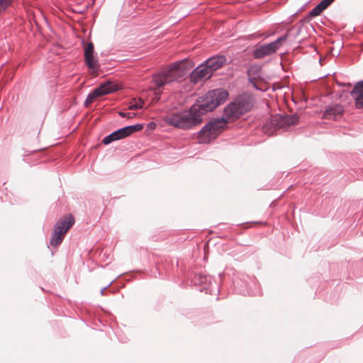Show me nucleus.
Here are the masks:
<instances>
[{
    "label": "nucleus",
    "mask_w": 363,
    "mask_h": 363,
    "mask_svg": "<svg viewBox=\"0 0 363 363\" xmlns=\"http://www.w3.org/2000/svg\"><path fill=\"white\" fill-rule=\"evenodd\" d=\"M15 0H0V18L6 13Z\"/></svg>",
    "instance_id": "obj_15"
},
{
    "label": "nucleus",
    "mask_w": 363,
    "mask_h": 363,
    "mask_svg": "<svg viewBox=\"0 0 363 363\" xmlns=\"http://www.w3.org/2000/svg\"><path fill=\"white\" fill-rule=\"evenodd\" d=\"M197 278H198V281H199V284L205 283L206 281H208L209 279L208 277H207L206 276H201V275L196 277V279Z\"/></svg>",
    "instance_id": "obj_18"
},
{
    "label": "nucleus",
    "mask_w": 363,
    "mask_h": 363,
    "mask_svg": "<svg viewBox=\"0 0 363 363\" xmlns=\"http://www.w3.org/2000/svg\"><path fill=\"white\" fill-rule=\"evenodd\" d=\"M119 115L123 118L125 117L128 118H132L135 116L134 113L131 112H119Z\"/></svg>",
    "instance_id": "obj_17"
},
{
    "label": "nucleus",
    "mask_w": 363,
    "mask_h": 363,
    "mask_svg": "<svg viewBox=\"0 0 363 363\" xmlns=\"http://www.w3.org/2000/svg\"><path fill=\"white\" fill-rule=\"evenodd\" d=\"M126 138L125 133H123L122 128L113 131L108 135L104 138L102 143L104 145H108L113 141H116L118 140H121Z\"/></svg>",
    "instance_id": "obj_13"
},
{
    "label": "nucleus",
    "mask_w": 363,
    "mask_h": 363,
    "mask_svg": "<svg viewBox=\"0 0 363 363\" xmlns=\"http://www.w3.org/2000/svg\"><path fill=\"white\" fill-rule=\"evenodd\" d=\"M298 120L296 115H275L272 116L270 121L265 123L263 130L267 131L269 125L274 129H286L292 125H294Z\"/></svg>",
    "instance_id": "obj_6"
},
{
    "label": "nucleus",
    "mask_w": 363,
    "mask_h": 363,
    "mask_svg": "<svg viewBox=\"0 0 363 363\" xmlns=\"http://www.w3.org/2000/svg\"><path fill=\"white\" fill-rule=\"evenodd\" d=\"M143 107V105L141 104H131L130 106V109L131 110H137V109H140V108H142Z\"/></svg>",
    "instance_id": "obj_19"
},
{
    "label": "nucleus",
    "mask_w": 363,
    "mask_h": 363,
    "mask_svg": "<svg viewBox=\"0 0 363 363\" xmlns=\"http://www.w3.org/2000/svg\"><path fill=\"white\" fill-rule=\"evenodd\" d=\"M253 106V99L248 94H242L235 97L223 111L221 118L211 120L198 134L200 143H208L214 140L222 131L225 124L239 118L250 111Z\"/></svg>",
    "instance_id": "obj_2"
},
{
    "label": "nucleus",
    "mask_w": 363,
    "mask_h": 363,
    "mask_svg": "<svg viewBox=\"0 0 363 363\" xmlns=\"http://www.w3.org/2000/svg\"><path fill=\"white\" fill-rule=\"evenodd\" d=\"M143 128V124H135L132 125H128L122 128L125 137L130 135L133 133L141 130Z\"/></svg>",
    "instance_id": "obj_14"
},
{
    "label": "nucleus",
    "mask_w": 363,
    "mask_h": 363,
    "mask_svg": "<svg viewBox=\"0 0 363 363\" xmlns=\"http://www.w3.org/2000/svg\"><path fill=\"white\" fill-rule=\"evenodd\" d=\"M357 108H363V81L357 83L351 91Z\"/></svg>",
    "instance_id": "obj_12"
},
{
    "label": "nucleus",
    "mask_w": 363,
    "mask_h": 363,
    "mask_svg": "<svg viewBox=\"0 0 363 363\" xmlns=\"http://www.w3.org/2000/svg\"><path fill=\"white\" fill-rule=\"evenodd\" d=\"M327 8L325 7V6L323 4L322 1H320L310 11V15L311 16H317L320 15Z\"/></svg>",
    "instance_id": "obj_16"
},
{
    "label": "nucleus",
    "mask_w": 363,
    "mask_h": 363,
    "mask_svg": "<svg viewBox=\"0 0 363 363\" xmlns=\"http://www.w3.org/2000/svg\"><path fill=\"white\" fill-rule=\"evenodd\" d=\"M84 60L85 65L92 74L96 73L100 69L98 58L94 56V46L89 42L84 48Z\"/></svg>",
    "instance_id": "obj_7"
},
{
    "label": "nucleus",
    "mask_w": 363,
    "mask_h": 363,
    "mask_svg": "<svg viewBox=\"0 0 363 363\" xmlns=\"http://www.w3.org/2000/svg\"><path fill=\"white\" fill-rule=\"evenodd\" d=\"M228 95V91L222 88L209 91L200 97L189 110L170 114L166 117L165 121L178 128H193L201 123L203 115L223 104Z\"/></svg>",
    "instance_id": "obj_1"
},
{
    "label": "nucleus",
    "mask_w": 363,
    "mask_h": 363,
    "mask_svg": "<svg viewBox=\"0 0 363 363\" xmlns=\"http://www.w3.org/2000/svg\"><path fill=\"white\" fill-rule=\"evenodd\" d=\"M301 29V27H299V28H298V33H297V34H298V33H300Z\"/></svg>",
    "instance_id": "obj_22"
},
{
    "label": "nucleus",
    "mask_w": 363,
    "mask_h": 363,
    "mask_svg": "<svg viewBox=\"0 0 363 363\" xmlns=\"http://www.w3.org/2000/svg\"><path fill=\"white\" fill-rule=\"evenodd\" d=\"M113 281H111L106 286L104 287L101 290V294L103 295L104 293V291L111 284V283L113 282Z\"/></svg>",
    "instance_id": "obj_21"
},
{
    "label": "nucleus",
    "mask_w": 363,
    "mask_h": 363,
    "mask_svg": "<svg viewBox=\"0 0 363 363\" xmlns=\"http://www.w3.org/2000/svg\"><path fill=\"white\" fill-rule=\"evenodd\" d=\"M186 74V63L178 61L160 73L154 74L152 82L157 88H160L171 82L182 79Z\"/></svg>",
    "instance_id": "obj_3"
},
{
    "label": "nucleus",
    "mask_w": 363,
    "mask_h": 363,
    "mask_svg": "<svg viewBox=\"0 0 363 363\" xmlns=\"http://www.w3.org/2000/svg\"><path fill=\"white\" fill-rule=\"evenodd\" d=\"M289 36V33L280 36L276 40L267 44L261 45L254 50L253 56L255 59H262L266 56L275 53L282 45Z\"/></svg>",
    "instance_id": "obj_5"
},
{
    "label": "nucleus",
    "mask_w": 363,
    "mask_h": 363,
    "mask_svg": "<svg viewBox=\"0 0 363 363\" xmlns=\"http://www.w3.org/2000/svg\"><path fill=\"white\" fill-rule=\"evenodd\" d=\"M74 218L72 215H68L58 220L53 228L52 236L50 244L57 246L62 243L67 230L74 225Z\"/></svg>",
    "instance_id": "obj_4"
},
{
    "label": "nucleus",
    "mask_w": 363,
    "mask_h": 363,
    "mask_svg": "<svg viewBox=\"0 0 363 363\" xmlns=\"http://www.w3.org/2000/svg\"><path fill=\"white\" fill-rule=\"evenodd\" d=\"M343 107L340 104L328 106L325 110L323 118L328 120H337L343 113Z\"/></svg>",
    "instance_id": "obj_10"
},
{
    "label": "nucleus",
    "mask_w": 363,
    "mask_h": 363,
    "mask_svg": "<svg viewBox=\"0 0 363 363\" xmlns=\"http://www.w3.org/2000/svg\"><path fill=\"white\" fill-rule=\"evenodd\" d=\"M115 91L114 85L111 82H106L101 84L99 87L94 89L91 91L84 101V106L87 107L91 104L98 96L108 94Z\"/></svg>",
    "instance_id": "obj_8"
},
{
    "label": "nucleus",
    "mask_w": 363,
    "mask_h": 363,
    "mask_svg": "<svg viewBox=\"0 0 363 363\" xmlns=\"http://www.w3.org/2000/svg\"><path fill=\"white\" fill-rule=\"evenodd\" d=\"M335 0H322L321 1L328 8Z\"/></svg>",
    "instance_id": "obj_20"
},
{
    "label": "nucleus",
    "mask_w": 363,
    "mask_h": 363,
    "mask_svg": "<svg viewBox=\"0 0 363 363\" xmlns=\"http://www.w3.org/2000/svg\"><path fill=\"white\" fill-rule=\"evenodd\" d=\"M212 75L213 73L210 72L206 63L204 62L191 72L190 80L196 84L200 81L209 79Z\"/></svg>",
    "instance_id": "obj_9"
},
{
    "label": "nucleus",
    "mask_w": 363,
    "mask_h": 363,
    "mask_svg": "<svg viewBox=\"0 0 363 363\" xmlns=\"http://www.w3.org/2000/svg\"><path fill=\"white\" fill-rule=\"evenodd\" d=\"M227 59L224 55H216L211 57L206 60L205 62L207 65L210 72L213 74L216 70L219 69L226 63Z\"/></svg>",
    "instance_id": "obj_11"
}]
</instances>
